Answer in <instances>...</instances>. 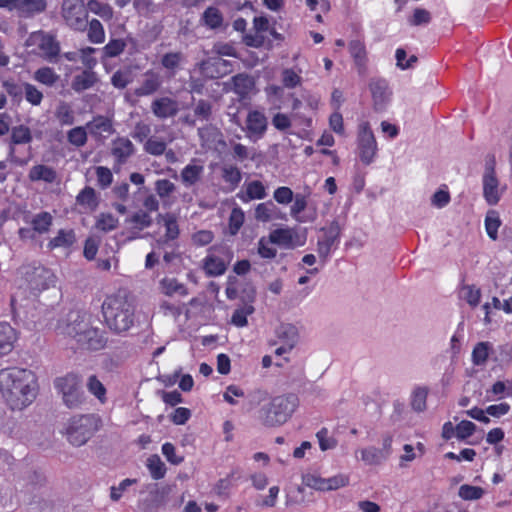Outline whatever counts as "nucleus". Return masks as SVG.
Returning <instances> with one entry per match:
<instances>
[{
  "label": "nucleus",
  "instance_id": "42",
  "mask_svg": "<svg viewBox=\"0 0 512 512\" xmlns=\"http://www.w3.org/2000/svg\"><path fill=\"white\" fill-rule=\"evenodd\" d=\"M67 141L69 144L80 148L86 145L88 141V130L85 126H76L67 131Z\"/></svg>",
  "mask_w": 512,
  "mask_h": 512
},
{
  "label": "nucleus",
  "instance_id": "47",
  "mask_svg": "<svg viewBox=\"0 0 512 512\" xmlns=\"http://www.w3.org/2000/svg\"><path fill=\"white\" fill-rule=\"evenodd\" d=\"M269 241L273 244L292 247L293 234L290 229L278 228L270 232Z\"/></svg>",
  "mask_w": 512,
  "mask_h": 512
},
{
  "label": "nucleus",
  "instance_id": "22",
  "mask_svg": "<svg viewBox=\"0 0 512 512\" xmlns=\"http://www.w3.org/2000/svg\"><path fill=\"white\" fill-rule=\"evenodd\" d=\"M483 197L487 204L493 206L500 201L499 180L496 175H483Z\"/></svg>",
  "mask_w": 512,
  "mask_h": 512
},
{
  "label": "nucleus",
  "instance_id": "13",
  "mask_svg": "<svg viewBox=\"0 0 512 512\" xmlns=\"http://www.w3.org/2000/svg\"><path fill=\"white\" fill-rule=\"evenodd\" d=\"M245 132L251 140L261 139L268 128V120L265 114L259 110H250L247 114Z\"/></svg>",
  "mask_w": 512,
  "mask_h": 512
},
{
  "label": "nucleus",
  "instance_id": "29",
  "mask_svg": "<svg viewBox=\"0 0 512 512\" xmlns=\"http://www.w3.org/2000/svg\"><path fill=\"white\" fill-rule=\"evenodd\" d=\"M47 7L46 0H19L18 13L23 17H32L45 11Z\"/></svg>",
  "mask_w": 512,
  "mask_h": 512
},
{
  "label": "nucleus",
  "instance_id": "5",
  "mask_svg": "<svg viewBox=\"0 0 512 512\" xmlns=\"http://www.w3.org/2000/svg\"><path fill=\"white\" fill-rule=\"evenodd\" d=\"M80 384V377L75 373H68L54 381L55 388L62 394L65 405L70 409L78 408L85 401Z\"/></svg>",
  "mask_w": 512,
  "mask_h": 512
},
{
  "label": "nucleus",
  "instance_id": "30",
  "mask_svg": "<svg viewBox=\"0 0 512 512\" xmlns=\"http://www.w3.org/2000/svg\"><path fill=\"white\" fill-rule=\"evenodd\" d=\"M493 352V345L489 341L478 342L472 350L471 361L475 366L486 364L490 354Z\"/></svg>",
  "mask_w": 512,
  "mask_h": 512
},
{
  "label": "nucleus",
  "instance_id": "58",
  "mask_svg": "<svg viewBox=\"0 0 512 512\" xmlns=\"http://www.w3.org/2000/svg\"><path fill=\"white\" fill-rule=\"evenodd\" d=\"M25 99L28 103L33 106H38L41 104L43 100V93L33 84L24 83L23 84Z\"/></svg>",
  "mask_w": 512,
  "mask_h": 512
},
{
  "label": "nucleus",
  "instance_id": "21",
  "mask_svg": "<svg viewBox=\"0 0 512 512\" xmlns=\"http://www.w3.org/2000/svg\"><path fill=\"white\" fill-rule=\"evenodd\" d=\"M348 48L349 53L355 63V66L357 67L358 73L360 75L365 74L368 62L365 43L360 40H352L350 41Z\"/></svg>",
  "mask_w": 512,
  "mask_h": 512
},
{
  "label": "nucleus",
  "instance_id": "18",
  "mask_svg": "<svg viewBox=\"0 0 512 512\" xmlns=\"http://www.w3.org/2000/svg\"><path fill=\"white\" fill-rule=\"evenodd\" d=\"M33 38L38 40V47L42 56L49 62H55L60 54V44L56 37L50 34L39 32L34 34Z\"/></svg>",
  "mask_w": 512,
  "mask_h": 512
},
{
  "label": "nucleus",
  "instance_id": "24",
  "mask_svg": "<svg viewBox=\"0 0 512 512\" xmlns=\"http://www.w3.org/2000/svg\"><path fill=\"white\" fill-rule=\"evenodd\" d=\"M53 216L48 211H41L34 214L29 221H26L31 225L38 236L47 234L53 226Z\"/></svg>",
  "mask_w": 512,
  "mask_h": 512
},
{
  "label": "nucleus",
  "instance_id": "37",
  "mask_svg": "<svg viewBox=\"0 0 512 512\" xmlns=\"http://www.w3.org/2000/svg\"><path fill=\"white\" fill-rule=\"evenodd\" d=\"M33 79L42 85L53 87L60 79V76L53 68L44 66L34 72Z\"/></svg>",
  "mask_w": 512,
  "mask_h": 512
},
{
  "label": "nucleus",
  "instance_id": "25",
  "mask_svg": "<svg viewBox=\"0 0 512 512\" xmlns=\"http://www.w3.org/2000/svg\"><path fill=\"white\" fill-rule=\"evenodd\" d=\"M158 223H163L165 227L164 240L165 242L174 241L180 235L177 216L174 213L159 214L157 218Z\"/></svg>",
  "mask_w": 512,
  "mask_h": 512
},
{
  "label": "nucleus",
  "instance_id": "16",
  "mask_svg": "<svg viewBox=\"0 0 512 512\" xmlns=\"http://www.w3.org/2000/svg\"><path fill=\"white\" fill-rule=\"evenodd\" d=\"M151 111L158 119H167L175 117L179 113L180 108L177 100L168 96H162L152 101Z\"/></svg>",
  "mask_w": 512,
  "mask_h": 512
},
{
  "label": "nucleus",
  "instance_id": "53",
  "mask_svg": "<svg viewBox=\"0 0 512 512\" xmlns=\"http://www.w3.org/2000/svg\"><path fill=\"white\" fill-rule=\"evenodd\" d=\"M167 144L163 139L150 137L144 143V151L153 156H161L165 153Z\"/></svg>",
  "mask_w": 512,
  "mask_h": 512
},
{
  "label": "nucleus",
  "instance_id": "45",
  "mask_svg": "<svg viewBox=\"0 0 512 512\" xmlns=\"http://www.w3.org/2000/svg\"><path fill=\"white\" fill-rule=\"evenodd\" d=\"M147 468L154 480H160L166 475V466L157 454L151 455L147 459Z\"/></svg>",
  "mask_w": 512,
  "mask_h": 512
},
{
  "label": "nucleus",
  "instance_id": "26",
  "mask_svg": "<svg viewBox=\"0 0 512 512\" xmlns=\"http://www.w3.org/2000/svg\"><path fill=\"white\" fill-rule=\"evenodd\" d=\"M348 484V477L336 475L330 478L314 477L310 484L313 488L321 491L336 490Z\"/></svg>",
  "mask_w": 512,
  "mask_h": 512
},
{
  "label": "nucleus",
  "instance_id": "11",
  "mask_svg": "<svg viewBox=\"0 0 512 512\" xmlns=\"http://www.w3.org/2000/svg\"><path fill=\"white\" fill-rule=\"evenodd\" d=\"M77 344L80 348L91 352L104 350L108 344L107 332L93 326L78 339Z\"/></svg>",
  "mask_w": 512,
  "mask_h": 512
},
{
  "label": "nucleus",
  "instance_id": "36",
  "mask_svg": "<svg viewBox=\"0 0 512 512\" xmlns=\"http://www.w3.org/2000/svg\"><path fill=\"white\" fill-rule=\"evenodd\" d=\"M162 292L167 296L179 294L180 296H187L189 294L188 288L180 283L176 278L165 277L160 281Z\"/></svg>",
  "mask_w": 512,
  "mask_h": 512
},
{
  "label": "nucleus",
  "instance_id": "31",
  "mask_svg": "<svg viewBox=\"0 0 512 512\" xmlns=\"http://www.w3.org/2000/svg\"><path fill=\"white\" fill-rule=\"evenodd\" d=\"M233 91L241 98L247 97L254 88V81L247 74H237L232 77Z\"/></svg>",
  "mask_w": 512,
  "mask_h": 512
},
{
  "label": "nucleus",
  "instance_id": "46",
  "mask_svg": "<svg viewBox=\"0 0 512 512\" xmlns=\"http://www.w3.org/2000/svg\"><path fill=\"white\" fill-rule=\"evenodd\" d=\"M235 472H231L225 478L219 479L213 487V492L218 497L227 498L230 490L234 487Z\"/></svg>",
  "mask_w": 512,
  "mask_h": 512
},
{
  "label": "nucleus",
  "instance_id": "59",
  "mask_svg": "<svg viewBox=\"0 0 512 512\" xmlns=\"http://www.w3.org/2000/svg\"><path fill=\"white\" fill-rule=\"evenodd\" d=\"M431 13L424 8H415L408 22L411 26L427 25L431 22Z\"/></svg>",
  "mask_w": 512,
  "mask_h": 512
},
{
  "label": "nucleus",
  "instance_id": "9",
  "mask_svg": "<svg viewBox=\"0 0 512 512\" xmlns=\"http://www.w3.org/2000/svg\"><path fill=\"white\" fill-rule=\"evenodd\" d=\"M92 323L93 316L90 312L82 309H74L67 314L62 332L73 338L77 343L78 339L81 338L88 329L93 327Z\"/></svg>",
  "mask_w": 512,
  "mask_h": 512
},
{
  "label": "nucleus",
  "instance_id": "35",
  "mask_svg": "<svg viewBox=\"0 0 512 512\" xmlns=\"http://www.w3.org/2000/svg\"><path fill=\"white\" fill-rule=\"evenodd\" d=\"M126 224L130 229L142 231L152 224L150 214L144 210H138L126 219Z\"/></svg>",
  "mask_w": 512,
  "mask_h": 512
},
{
  "label": "nucleus",
  "instance_id": "62",
  "mask_svg": "<svg viewBox=\"0 0 512 512\" xmlns=\"http://www.w3.org/2000/svg\"><path fill=\"white\" fill-rule=\"evenodd\" d=\"M361 459L368 465H377L381 463L382 452L375 447L364 448L361 451Z\"/></svg>",
  "mask_w": 512,
  "mask_h": 512
},
{
  "label": "nucleus",
  "instance_id": "39",
  "mask_svg": "<svg viewBox=\"0 0 512 512\" xmlns=\"http://www.w3.org/2000/svg\"><path fill=\"white\" fill-rule=\"evenodd\" d=\"M86 8L88 12H92L104 21H110L114 16L113 8L108 3L99 0H88Z\"/></svg>",
  "mask_w": 512,
  "mask_h": 512
},
{
  "label": "nucleus",
  "instance_id": "52",
  "mask_svg": "<svg viewBox=\"0 0 512 512\" xmlns=\"http://www.w3.org/2000/svg\"><path fill=\"white\" fill-rule=\"evenodd\" d=\"M254 312L252 305H244L235 309L231 316V323L236 327H245L248 324V316Z\"/></svg>",
  "mask_w": 512,
  "mask_h": 512
},
{
  "label": "nucleus",
  "instance_id": "7",
  "mask_svg": "<svg viewBox=\"0 0 512 512\" xmlns=\"http://www.w3.org/2000/svg\"><path fill=\"white\" fill-rule=\"evenodd\" d=\"M96 428L92 415L73 417L66 430L67 439L74 446L84 445L93 436Z\"/></svg>",
  "mask_w": 512,
  "mask_h": 512
},
{
  "label": "nucleus",
  "instance_id": "19",
  "mask_svg": "<svg viewBox=\"0 0 512 512\" xmlns=\"http://www.w3.org/2000/svg\"><path fill=\"white\" fill-rule=\"evenodd\" d=\"M77 242L74 229H59L56 235L47 243V249L53 251L55 249L71 250Z\"/></svg>",
  "mask_w": 512,
  "mask_h": 512
},
{
  "label": "nucleus",
  "instance_id": "1",
  "mask_svg": "<svg viewBox=\"0 0 512 512\" xmlns=\"http://www.w3.org/2000/svg\"><path fill=\"white\" fill-rule=\"evenodd\" d=\"M36 374L29 369L6 367L0 370V393L11 410H23L38 394Z\"/></svg>",
  "mask_w": 512,
  "mask_h": 512
},
{
  "label": "nucleus",
  "instance_id": "38",
  "mask_svg": "<svg viewBox=\"0 0 512 512\" xmlns=\"http://www.w3.org/2000/svg\"><path fill=\"white\" fill-rule=\"evenodd\" d=\"M86 31L89 42L93 44L104 43L106 38L105 29L98 19L93 18L90 21L88 20Z\"/></svg>",
  "mask_w": 512,
  "mask_h": 512
},
{
  "label": "nucleus",
  "instance_id": "43",
  "mask_svg": "<svg viewBox=\"0 0 512 512\" xmlns=\"http://www.w3.org/2000/svg\"><path fill=\"white\" fill-rule=\"evenodd\" d=\"M428 388L425 386H417L411 395V407L416 412H423L427 407Z\"/></svg>",
  "mask_w": 512,
  "mask_h": 512
},
{
  "label": "nucleus",
  "instance_id": "12",
  "mask_svg": "<svg viewBox=\"0 0 512 512\" xmlns=\"http://www.w3.org/2000/svg\"><path fill=\"white\" fill-rule=\"evenodd\" d=\"M369 89L373 100V108L376 112L386 109L391 98V91L385 79L373 78L369 82Z\"/></svg>",
  "mask_w": 512,
  "mask_h": 512
},
{
  "label": "nucleus",
  "instance_id": "34",
  "mask_svg": "<svg viewBox=\"0 0 512 512\" xmlns=\"http://www.w3.org/2000/svg\"><path fill=\"white\" fill-rule=\"evenodd\" d=\"M266 188L264 184L259 180H253L246 183L245 187V195L240 196V199L243 202H248L250 200H260L266 197Z\"/></svg>",
  "mask_w": 512,
  "mask_h": 512
},
{
  "label": "nucleus",
  "instance_id": "20",
  "mask_svg": "<svg viewBox=\"0 0 512 512\" xmlns=\"http://www.w3.org/2000/svg\"><path fill=\"white\" fill-rule=\"evenodd\" d=\"M162 85V78L154 70H147L144 73V79L139 87L135 89V95L138 97L149 96L156 93Z\"/></svg>",
  "mask_w": 512,
  "mask_h": 512
},
{
  "label": "nucleus",
  "instance_id": "14",
  "mask_svg": "<svg viewBox=\"0 0 512 512\" xmlns=\"http://www.w3.org/2000/svg\"><path fill=\"white\" fill-rule=\"evenodd\" d=\"M135 153V146L127 137H116L111 142V155L114 158V169H120Z\"/></svg>",
  "mask_w": 512,
  "mask_h": 512
},
{
  "label": "nucleus",
  "instance_id": "44",
  "mask_svg": "<svg viewBox=\"0 0 512 512\" xmlns=\"http://www.w3.org/2000/svg\"><path fill=\"white\" fill-rule=\"evenodd\" d=\"M276 205L271 201L259 203L255 208V218L261 222H269L275 217Z\"/></svg>",
  "mask_w": 512,
  "mask_h": 512
},
{
  "label": "nucleus",
  "instance_id": "40",
  "mask_svg": "<svg viewBox=\"0 0 512 512\" xmlns=\"http://www.w3.org/2000/svg\"><path fill=\"white\" fill-rule=\"evenodd\" d=\"M55 117L61 126H71L75 123V112L67 102H60L55 110Z\"/></svg>",
  "mask_w": 512,
  "mask_h": 512
},
{
  "label": "nucleus",
  "instance_id": "50",
  "mask_svg": "<svg viewBox=\"0 0 512 512\" xmlns=\"http://www.w3.org/2000/svg\"><path fill=\"white\" fill-rule=\"evenodd\" d=\"M222 178L229 184L230 189L234 190L242 180L241 171L233 165H227L222 168Z\"/></svg>",
  "mask_w": 512,
  "mask_h": 512
},
{
  "label": "nucleus",
  "instance_id": "56",
  "mask_svg": "<svg viewBox=\"0 0 512 512\" xmlns=\"http://www.w3.org/2000/svg\"><path fill=\"white\" fill-rule=\"evenodd\" d=\"M31 131L27 126L19 125L12 129L11 141L13 144H26L31 142Z\"/></svg>",
  "mask_w": 512,
  "mask_h": 512
},
{
  "label": "nucleus",
  "instance_id": "61",
  "mask_svg": "<svg viewBox=\"0 0 512 512\" xmlns=\"http://www.w3.org/2000/svg\"><path fill=\"white\" fill-rule=\"evenodd\" d=\"M283 86L289 89L299 86L302 82L301 76L292 68H286L282 71Z\"/></svg>",
  "mask_w": 512,
  "mask_h": 512
},
{
  "label": "nucleus",
  "instance_id": "6",
  "mask_svg": "<svg viewBox=\"0 0 512 512\" xmlns=\"http://www.w3.org/2000/svg\"><path fill=\"white\" fill-rule=\"evenodd\" d=\"M61 16L73 31L84 32L88 25V11L83 0H63Z\"/></svg>",
  "mask_w": 512,
  "mask_h": 512
},
{
  "label": "nucleus",
  "instance_id": "60",
  "mask_svg": "<svg viewBox=\"0 0 512 512\" xmlns=\"http://www.w3.org/2000/svg\"><path fill=\"white\" fill-rule=\"evenodd\" d=\"M294 202L290 208V214L291 216L301 222L302 220L300 219V214L306 209L307 207V204H308V201H307V196L304 195V194H300V193H297L294 198H293Z\"/></svg>",
  "mask_w": 512,
  "mask_h": 512
},
{
  "label": "nucleus",
  "instance_id": "33",
  "mask_svg": "<svg viewBox=\"0 0 512 512\" xmlns=\"http://www.w3.org/2000/svg\"><path fill=\"white\" fill-rule=\"evenodd\" d=\"M184 61V55L182 52H168L161 57V65L164 69L169 72L170 76H175L177 71L181 68V64Z\"/></svg>",
  "mask_w": 512,
  "mask_h": 512
},
{
  "label": "nucleus",
  "instance_id": "63",
  "mask_svg": "<svg viewBox=\"0 0 512 512\" xmlns=\"http://www.w3.org/2000/svg\"><path fill=\"white\" fill-rule=\"evenodd\" d=\"M97 183L100 188L106 189L113 182V174L111 170L105 166H98L95 169Z\"/></svg>",
  "mask_w": 512,
  "mask_h": 512
},
{
  "label": "nucleus",
  "instance_id": "64",
  "mask_svg": "<svg viewBox=\"0 0 512 512\" xmlns=\"http://www.w3.org/2000/svg\"><path fill=\"white\" fill-rule=\"evenodd\" d=\"M316 437L319 442V447L322 451L333 449L337 445V440L329 436L328 429L325 427L317 432Z\"/></svg>",
  "mask_w": 512,
  "mask_h": 512
},
{
  "label": "nucleus",
  "instance_id": "17",
  "mask_svg": "<svg viewBox=\"0 0 512 512\" xmlns=\"http://www.w3.org/2000/svg\"><path fill=\"white\" fill-rule=\"evenodd\" d=\"M86 128L95 139L106 138L115 133L113 120L107 116L96 115L86 123Z\"/></svg>",
  "mask_w": 512,
  "mask_h": 512
},
{
  "label": "nucleus",
  "instance_id": "54",
  "mask_svg": "<svg viewBox=\"0 0 512 512\" xmlns=\"http://www.w3.org/2000/svg\"><path fill=\"white\" fill-rule=\"evenodd\" d=\"M87 389L101 403L106 401V388L96 375H91L87 381Z\"/></svg>",
  "mask_w": 512,
  "mask_h": 512
},
{
  "label": "nucleus",
  "instance_id": "4",
  "mask_svg": "<svg viewBox=\"0 0 512 512\" xmlns=\"http://www.w3.org/2000/svg\"><path fill=\"white\" fill-rule=\"evenodd\" d=\"M233 258V252L225 245H214L208 249L202 259L201 268L207 277H218L225 274Z\"/></svg>",
  "mask_w": 512,
  "mask_h": 512
},
{
  "label": "nucleus",
  "instance_id": "8",
  "mask_svg": "<svg viewBox=\"0 0 512 512\" xmlns=\"http://www.w3.org/2000/svg\"><path fill=\"white\" fill-rule=\"evenodd\" d=\"M22 274L29 288L34 291L46 290L55 283V275L52 270L40 263L24 265Z\"/></svg>",
  "mask_w": 512,
  "mask_h": 512
},
{
  "label": "nucleus",
  "instance_id": "10",
  "mask_svg": "<svg viewBox=\"0 0 512 512\" xmlns=\"http://www.w3.org/2000/svg\"><path fill=\"white\" fill-rule=\"evenodd\" d=\"M357 149L360 161L370 165L378 152L377 141L369 122H362L358 126Z\"/></svg>",
  "mask_w": 512,
  "mask_h": 512
},
{
  "label": "nucleus",
  "instance_id": "15",
  "mask_svg": "<svg viewBox=\"0 0 512 512\" xmlns=\"http://www.w3.org/2000/svg\"><path fill=\"white\" fill-rule=\"evenodd\" d=\"M276 334L282 343L281 346L275 350L276 355L280 356L291 351L298 342V329L292 324H281Z\"/></svg>",
  "mask_w": 512,
  "mask_h": 512
},
{
  "label": "nucleus",
  "instance_id": "55",
  "mask_svg": "<svg viewBox=\"0 0 512 512\" xmlns=\"http://www.w3.org/2000/svg\"><path fill=\"white\" fill-rule=\"evenodd\" d=\"M126 48V43L122 39H111L104 47L103 54L107 58L119 56Z\"/></svg>",
  "mask_w": 512,
  "mask_h": 512
},
{
  "label": "nucleus",
  "instance_id": "27",
  "mask_svg": "<svg viewBox=\"0 0 512 512\" xmlns=\"http://www.w3.org/2000/svg\"><path fill=\"white\" fill-rule=\"evenodd\" d=\"M28 178L32 182L44 181L54 183L57 179V172L54 168L44 164H37L30 168Z\"/></svg>",
  "mask_w": 512,
  "mask_h": 512
},
{
  "label": "nucleus",
  "instance_id": "3",
  "mask_svg": "<svg viewBox=\"0 0 512 512\" xmlns=\"http://www.w3.org/2000/svg\"><path fill=\"white\" fill-rule=\"evenodd\" d=\"M298 405L299 399L295 394L272 397L268 404L257 411V420L268 428L281 426L292 417Z\"/></svg>",
  "mask_w": 512,
  "mask_h": 512
},
{
  "label": "nucleus",
  "instance_id": "51",
  "mask_svg": "<svg viewBox=\"0 0 512 512\" xmlns=\"http://www.w3.org/2000/svg\"><path fill=\"white\" fill-rule=\"evenodd\" d=\"M245 221V214L240 207H234L231 210L229 219H228V229L231 235H236L241 227L243 226Z\"/></svg>",
  "mask_w": 512,
  "mask_h": 512
},
{
  "label": "nucleus",
  "instance_id": "2",
  "mask_svg": "<svg viewBox=\"0 0 512 512\" xmlns=\"http://www.w3.org/2000/svg\"><path fill=\"white\" fill-rule=\"evenodd\" d=\"M101 312L105 326L114 334L122 335L135 324L136 304L133 296L124 289H119L105 297Z\"/></svg>",
  "mask_w": 512,
  "mask_h": 512
},
{
  "label": "nucleus",
  "instance_id": "23",
  "mask_svg": "<svg viewBox=\"0 0 512 512\" xmlns=\"http://www.w3.org/2000/svg\"><path fill=\"white\" fill-rule=\"evenodd\" d=\"M16 339L15 329L7 322H0V357L13 350Z\"/></svg>",
  "mask_w": 512,
  "mask_h": 512
},
{
  "label": "nucleus",
  "instance_id": "28",
  "mask_svg": "<svg viewBox=\"0 0 512 512\" xmlns=\"http://www.w3.org/2000/svg\"><path fill=\"white\" fill-rule=\"evenodd\" d=\"M92 68L83 70L80 74L75 75L71 87L75 92H83L92 88L98 81L97 75Z\"/></svg>",
  "mask_w": 512,
  "mask_h": 512
},
{
  "label": "nucleus",
  "instance_id": "57",
  "mask_svg": "<svg viewBox=\"0 0 512 512\" xmlns=\"http://www.w3.org/2000/svg\"><path fill=\"white\" fill-rule=\"evenodd\" d=\"M458 494L463 500H478L483 496L484 490L479 486L463 484L460 486Z\"/></svg>",
  "mask_w": 512,
  "mask_h": 512
},
{
  "label": "nucleus",
  "instance_id": "41",
  "mask_svg": "<svg viewBox=\"0 0 512 512\" xmlns=\"http://www.w3.org/2000/svg\"><path fill=\"white\" fill-rule=\"evenodd\" d=\"M499 213L496 210H489L485 216L484 225L488 237L495 241L498 239V229L501 226Z\"/></svg>",
  "mask_w": 512,
  "mask_h": 512
},
{
  "label": "nucleus",
  "instance_id": "32",
  "mask_svg": "<svg viewBox=\"0 0 512 512\" xmlns=\"http://www.w3.org/2000/svg\"><path fill=\"white\" fill-rule=\"evenodd\" d=\"M203 166L190 163L186 165L181 171V181L186 187H191L200 181L203 174Z\"/></svg>",
  "mask_w": 512,
  "mask_h": 512
},
{
  "label": "nucleus",
  "instance_id": "49",
  "mask_svg": "<svg viewBox=\"0 0 512 512\" xmlns=\"http://www.w3.org/2000/svg\"><path fill=\"white\" fill-rule=\"evenodd\" d=\"M118 218L111 213H101L96 220L95 228L102 232H110L118 227Z\"/></svg>",
  "mask_w": 512,
  "mask_h": 512
},
{
  "label": "nucleus",
  "instance_id": "48",
  "mask_svg": "<svg viewBox=\"0 0 512 512\" xmlns=\"http://www.w3.org/2000/svg\"><path fill=\"white\" fill-rule=\"evenodd\" d=\"M202 19L204 24L211 29H217L223 23L222 13L218 8L212 6L204 11Z\"/></svg>",
  "mask_w": 512,
  "mask_h": 512
}]
</instances>
